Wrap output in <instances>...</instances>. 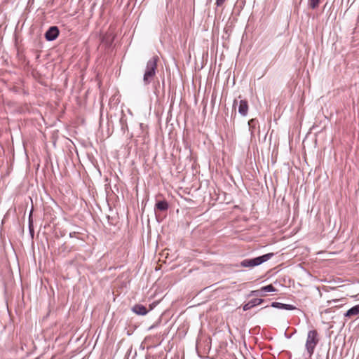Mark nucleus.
<instances>
[{
	"label": "nucleus",
	"instance_id": "f257e3e1",
	"mask_svg": "<svg viewBox=\"0 0 359 359\" xmlns=\"http://www.w3.org/2000/svg\"><path fill=\"white\" fill-rule=\"evenodd\" d=\"M158 60V56H154L147 63L143 76V82L145 86L149 85L152 81L156 75Z\"/></svg>",
	"mask_w": 359,
	"mask_h": 359
},
{
	"label": "nucleus",
	"instance_id": "f03ea898",
	"mask_svg": "<svg viewBox=\"0 0 359 359\" xmlns=\"http://www.w3.org/2000/svg\"><path fill=\"white\" fill-rule=\"evenodd\" d=\"M273 255V253H268L262 256H259L253 259H245L241 262V266L243 267L252 268L259 266L261 264L266 262Z\"/></svg>",
	"mask_w": 359,
	"mask_h": 359
},
{
	"label": "nucleus",
	"instance_id": "7ed1b4c3",
	"mask_svg": "<svg viewBox=\"0 0 359 359\" xmlns=\"http://www.w3.org/2000/svg\"><path fill=\"white\" fill-rule=\"evenodd\" d=\"M318 343V332L315 330L309 331L306 341V349L309 357H311L314 352L315 347Z\"/></svg>",
	"mask_w": 359,
	"mask_h": 359
},
{
	"label": "nucleus",
	"instance_id": "20e7f679",
	"mask_svg": "<svg viewBox=\"0 0 359 359\" xmlns=\"http://www.w3.org/2000/svg\"><path fill=\"white\" fill-rule=\"evenodd\" d=\"M59 35V29L56 26L50 27L45 34V38L47 41H54Z\"/></svg>",
	"mask_w": 359,
	"mask_h": 359
},
{
	"label": "nucleus",
	"instance_id": "39448f33",
	"mask_svg": "<svg viewBox=\"0 0 359 359\" xmlns=\"http://www.w3.org/2000/svg\"><path fill=\"white\" fill-rule=\"evenodd\" d=\"M263 302L264 300L262 299H253L248 302V303H246L245 304H244L243 306V309L244 311H248L255 307V306L261 304Z\"/></svg>",
	"mask_w": 359,
	"mask_h": 359
},
{
	"label": "nucleus",
	"instance_id": "423d86ee",
	"mask_svg": "<svg viewBox=\"0 0 359 359\" xmlns=\"http://www.w3.org/2000/svg\"><path fill=\"white\" fill-rule=\"evenodd\" d=\"M248 111V103L246 100H242L239 102L238 112L241 115L245 116Z\"/></svg>",
	"mask_w": 359,
	"mask_h": 359
},
{
	"label": "nucleus",
	"instance_id": "0eeeda50",
	"mask_svg": "<svg viewBox=\"0 0 359 359\" xmlns=\"http://www.w3.org/2000/svg\"><path fill=\"white\" fill-rule=\"evenodd\" d=\"M168 203L166 201H157L155 205V211L164 212L168 209Z\"/></svg>",
	"mask_w": 359,
	"mask_h": 359
},
{
	"label": "nucleus",
	"instance_id": "6e6552de",
	"mask_svg": "<svg viewBox=\"0 0 359 359\" xmlns=\"http://www.w3.org/2000/svg\"><path fill=\"white\" fill-rule=\"evenodd\" d=\"M271 306L273 308L278 309H285V310H294L296 309L295 306H294L293 305L283 304L280 302H273L271 304Z\"/></svg>",
	"mask_w": 359,
	"mask_h": 359
},
{
	"label": "nucleus",
	"instance_id": "1a4fd4ad",
	"mask_svg": "<svg viewBox=\"0 0 359 359\" xmlns=\"http://www.w3.org/2000/svg\"><path fill=\"white\" fill-rule=\"evenodd\" d=\"M132 311L134 313H135L136 314L142 315V316L146 315L147 313V312H148V311L146 309V307L144 306L143 305H141V304H136V305H135L133 307Z\"/></svg>",
	"mask_w": 359,
	"mask_h": 359
},
{
	"label": "nucleus",
	"instance_id": "9d476101",
	"mask_svg": "<svg viewBox=\"0 0 359 359\" xmlns=\"http://www.w3.org/2000/svg\"><path fill=\"white\" fill-rule=\"evenodd\" d=\"M358 315H359V305L353 306L344 313V316L349 318Z\"/></svg>",
	"mask_w": 359,
	"mask_h": 359
},
{
	"label": "nucleus",
	"instance_id": "9b49d317",
	"mask_svg": "<svg viewBox=\"0 0 359 359\" xmlns=\"http://www.w3.org/2000/svg\"><path fill=\"white\" fill-rule=\"evenodd\" d=\"M320 0H309V6L311 9H316L319 6Z\"/></svg>",
	"mask_w": 359,
	"mask_h": 359
},
{
	"label": "nucleus",
	"instance_id": "f8f14e48",
	"mask_svg": "<svg viewBox=\"0 0 359 359\" xmlns=\"http://www.w3.org/2000/svg\"><path fill=\"white\" fill-rule=\"evenodd\" d=\"M262 288V292H275L276 290L272 285H268L266 286H264Z\"/></svg>",
	"mask_w": 359,
	"mask_h": 359
},
{
	"label": "nucleus",
	"instance_id": "ddd939ff",
	"mask_svg": "<svg viewBox=\"0 0 359 359\" xmlns=\"http://www.w3.org/2000/svg\"><path fill=\"white\" fill-rule=\"evenodd\" d=\"M259 295H260V296L264 295L262 294V288H260L259 290H253L250 293V296H259Z\"/></svg>",
	"mask_w": 359,
	"mask_h": 359
},
{
	"label": "nucleus",
	"instance_id": "4468645a",
	"mask_svg": "<svg viewBox=\"0 0 359 359\" xmlns=\"http://www.w3.org/2000/svg\"><path fill=\"white\" fill-rule=\"evenodd\" d=\"M248 124L250 128H254L257 124V121L255 119H251L249 121Z\"/></svg>",
	"mask_w": 359,
	"mask_h": 359
},
{
	"label": "nucleus",
	"instance_id": "2eb2a0df",
	"mask_svg": "<svg viewBox=\"0 0 359 359\" xmlns=\"http://www.w3.org/2000/svg\"><path fill=\"white\" fill-rule=\"evenodd\" d=\"M69 237H70V238H77V239H81V238H79V236H78L77 233H76V232H74H74H71V233H69Z\"/></svg>",
	"mask_w": 359,
	"mask_h": 359
},
{
	"label": "nucleus",
	"instance_id": "dca6fc26",
	"mask_svg": "<svg viewBox=\"0 0 359 359\" xmlns=\"http://www.w3.org/2000/svg\"><path fill=\"white\" fill-rule=\"evenodd\" d=\"M226 0H216L217 6L219 7L223 5Z\"/></svg>",
	"mask_w": 359,
	"mask_h": 359
},
{
	"label": "nucleus",
	"instance_id": "f3484780",
	"mask_svg": "<svg viewBox=\"0 0 359 359\" xmlns=\"http://www.w3.org/2000/svg\"><path fill=\"white\" fill-rule=\"evenodd\" d=\"M236 104H237V100H235L233 101V107H235V105H236Z\"/></svg>",
	"mask_w": 359,
	"mask_h": 359
}]
</instances>
